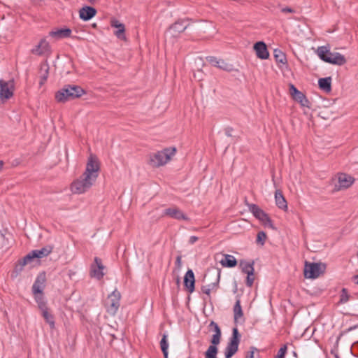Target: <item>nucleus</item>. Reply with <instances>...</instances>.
Returning a JSON list of instances; mask_svg holds the SVG:
<instances>
[{"instance_id":"obj_6","label":"nucleus","mask_w":358,"mask_h":358,"mask_svg":"<svg viewBox=\"0 0 358 358\" xmlns=\"http://www.w3.org/2000/svg\"><path fill=\"white\" fill-rule=\"evenodd\" d=\"M240 339L241 334L238 332V328H233L232 336L224 350L225 358H231L236 353L238 350Z\"/></svg>"},{"instance_id":"obj_53","label":"nucleus","mask_w":358,"mask_h":358,"mask_svg":"<svg viewBox=\"0 0 358 358\" xmlns=\"http://www.w3.org/2000/svg\"><path fill=\"white\" fill-rule=\"evenodd\" d=\"M91 3H93L96 0H88Z\"/></svg>"},{"instance_id":"obj_37","label":"nucleus","mask_w":358,"mask_h":358,"mask_svg":"<svg viewBox=\"0 0 358 358\" xmlns=\"http://www.w3.org/2000/svg\"><path fill=\"white\" fill-rule=\"evenodd\" d=\"M245 358H260L258 350L255 347H250V350L247 352Z\"/></svg>"},{"instance_id":"obj_2","label":"nucleus","mask_w":358,"mask_h":358,"mask_svg":"<svg viewBox=\"0 0 358 358\" xmlns=\"http://www.w3.org/2000/svg\"><path fill=\"white\" fill-rule=\"evenodd\" d=\"M86 92L79 85H66L55 93V99L59 103H65L85 94Z\"/></svg>"},{"instance_id":"obj_21","label":"nucleus","mask_w":358,"mask_h":358,"mask_svg":"<svg viewBox=\"0 0 358 358\" xmlns=\"http://www.w3.org/2000/svg\"><path fill=\"white\" fill-rule=\"evenodd\" d=\"M49 48L50 45L48 42L45 38H43L41 40L39 43L32 49L31 52L35 55H41L48 52L49 50Z\"/></svg>"},{"instance_id":"obj_33","label":"nucleus","mask_w":358,"mask_h":358,"mask_svg":"<svg viewBox=\"0 0 358 358\" xmlns=\"http://www.w3.org/2000/svg\"><path fill=\"white\" fill-rule=\"evenodd\" d=\"M218 352V349L215 345H210L205 352L206 358H217V354Z\"/></svg>"},{"instance_id":"obj_4","label":"nucleus","mask_w":358,"mask_h":358,"mask_svg":"<svg viewBox=\"0 0 358 358\" xmlns=\"http://www.w3.org/2000/svg\"><path fill=\"white\" fill-rule=\"evenodd\" d=\"M176 152V148H169L150 155V163L154 167L163 166L171 159Z\"/></svg>"},{"instance_id":"obj_41","label":"nucleus","mask_w":358,"mask_h":358,"mask_svg":"<svg viewBox=\"0 0 358 358\" xmlns=\"http://www.w3.org/2000/svg\"><path fill=\"white\" fill-rule=\"evenodd\" d=\"M287 345H285L282 347H281L277 354L276 358H285V354L287 352Z\"/></svg>"},{"instance_id":"obj_16","label":"nucleus","mask_w":358,"mask_h":358,"mask_svg":"<svg viewBox=\"0 0 358 358\" xmlns=\"http://www.w3.org/2000/svg\"><path fill=\"white\" fill-rule=\"evenodd\" d=\"M184 285L189 292L192 293L195 288V278L192 269H189L184 277Z\"/></svg>"},{"instance_id":"obj_3","label":"nucleus","mask_w":358,"mask_h":358,"mask_svg":"<svg viewBox=\"0 0 358 358\" xmlns=\"http://www.w3.org/2000/svg\"><path fill=\"white\" fill-rule=\"evenodd\" d=\"M317 54L324 62L341 66L346 62L345 57L339 52H331L327 46H320L317 49Z\"/></svg>"},{"instance_id":"obj_20","label":"nucleus","mask_w":358,"mask_h":358,"mask_svg":"<svg viewBox=\"0 0 358 358\" xmlns=\"http://www.w3.org/2000/svg\"><path fill=\"white\" fill-rule=\"evenodd\" d=\"M354 178L345 173H341L338 177V182L339 185V189L343 188L346 189L351 186V185L354 182Z\"/></svg>"},{"instance_id":"obj_39","label":"nucleus","mask_w":358,"mask_h":358,"mask_svg":"<svg viewBox=\"0 0 358 358\" xmlns=\"http://www.w3.org/2000/svg\"><path fill=\"white\" fill-rule=\"evenodd\" d=\"M254 272L255 271H252V270H251L250 272L249 271L248 273H246L247 274L246 285L249 287H251L254 283V280H255Z\"/></svg>"},{"instance_id":"obj_28","label":"nucleus","mask_w":358,"mask_h":358,"mask_svg":"<svg viewBox=\"0 0 358 358\" xmlns=\"http://www.w3.org/2000/svg\"><path fill=\"white\" fill-rule=\"evenodd\" d=\"M233 310H234V322L237 323L238 322V320L243 317V313L242 310V308L241 306V301L239 299H236V301L234 306Z\"/></svg>"},{"instance_id":"obj_45","label":"nucleus","mask_w":358,"mask_h":358,"mask_svg":"<svg viewBox=\"0 0 358 358\" xmlns=\"http://www.w3.org/2000/svg\"><path fill=\"white\" fill-rule=\"evenodd\" d=\"M176 265L178 267V269H180L182 266V257L178 256L176 259Z\"/></svg>"},{"instance_id":"obj_34","label":"nucleus","mask_w":358,"mask_h":358,"mask_svg":"<svg viewBox=\"0 0 358 358\" xmlns=\"http://www.w3.org/2000/svg\"><path fill=\"white\" fill-rule=\"evenodd\" d=\"M35 295V300L36 303H38V306L41 310H44L47 308L46 303L44 300L43 293L41 294H34Z\"/></svg>"},{"instance_id":"obj_38","label":"nucleus","mask_w":358,"mask_h":358,"mask_svg":"<svg viewBox=\"0 0 358 358\" xmlns=\"http://www.w3.org/2000/svg\"><path fill=\"white\" fill-rule=\"evenodd\" d=\"M48 65H43L41 67V70L44 71V73L41 77L40 84L43 85L47 80L48 76Z\"/></svg>"},{"instance_id":"obj_43","label":"nucleus","mask_w":358,"mask_h":358,"mask_svg":"<svg viewBox=\"0 0 358 358\" xmlns=\"http://www.w3.org/2000/svg\"><path fill=\"white\" fill-rule=\"evenodd\" d=\"M210 327H213L214 328V331H215V333H218V331H221L218 324L215 322L214 321H212L210 323Z\"/></svg>"},{"instance_id":"obj_44","label":"nucleus","mask_w":358,"mask_h":358,"mask_svg":"<svg viewBox=\"0 0 358 358\" xmlns=\"http://www.w3.org/2000/svg\"><path fill=\"white\" fill-rule=\"evenodd\" d=\"M289 91L292 96L299 92L292 84H291L289 86Z\"/></svg>"},{"instance_id":"obj_30","label":"nucleus","mask_w":358,"mask_h":358,"mask_svg":"<svg viewBox=\"0 0 358 358\" xmlns=\"http://www.w3.org/2000/svg\"><path fill=\"white\" fill-rule=\"evenodd\" d=\"M273 55L275 61L278 63L285 64L287 63L286 55L284 52L278 49H275L273 51Z\"/></svg>"},{"instance_id":"obj_48","label":"nucleus","mask_w":358,"mask_h":358,"mask_svg":"<svg viewBox=\"0 0 358 358\" xmlns=\"http://www.w3.org/2000/svg\"><path fill=\"white\" fill-rule=\"evenodd\" d=\"M281 10L282 13H294V10L288 7L283 8Z\"/></svg>"},{"instance_id":"obj_26","label":"nucleus","mask_w":358,"mask_h":358,"mask_svg":"<svg viewBox=\"0 0 358 358\" xmlns=\"http://www.w3.org/2000/svg\"><path fill=\"white\" fill-rule=\"evenodd\" d=\"M318 85L320 90L325 92H330L331 90V78L327 77L320 78L318 80Z\"/></svg>"},{"instance_id":"obj_12","label":"nucleus","mask_w":358,"mask_h":358,"mask_svg":"<svg viewBox=\"0 0 358 358\" xmlns=\"http://www.w3.org/2000/svg\"><path fill=\"white\" fill-rule=\"evenodd\" d=\"M110 26L117 29V30L114 32V34L117 38L122 41L127 40L125 36V26L123 23L120 22L116 19H112L110 20Z\"/></svg>"},{"instance_id":"obj_1","label":"nucleus","mask_w":358,"mask_h":358,"mask_svg":"<svg viewBox=\"0 0 358 358\" xmlns=\"http://www.w3.org/2000/svg\"><path fill=\"white\" fill-rule=\"evenodd\" d=\"M99 164L97 158L91 155L83 175L72 182L71 189L74 194H83L93 185L99 176Z\"/></svg>"},{"instance_id":"obj_23","label":"nucleus","mask_w":358,"mask_h":358,"mask_svg":"<svg viewBox=\"0 0 358 358\" xmlns=\"http://www.w3.org/2000/svg\"><path fill=\"white\" fill-rule=\"evenodd\" d=\"M31 262V257L26 255L24 258L20 259L15 266L13 275L17 276L23 270L24 266Z\"/></svg>"},{"instance_id":"obj_15","label":"nucleus","mask_w":358,"mask_h":358,"mask_svg":"<svg viewBox=\"0 0 358 358\" xmlns=\"http://www.w3.org/2000/svg\"><path fill=\"white\" fill-rule=\"evenodd\" d=\"M254 50H255L256 55L261 59H266L269 57V53L267 50L266 45L263 41L257 42L254 45Z\"/></svg>"},{"instance_id":"obj_13","label":"nucleus","mask_w":358,"mask_h":358,"mask_svg":"<svg viewBox=\"0 0 358 358\" xmlns=\"http://www.w3.org/2000/svg\"><path fill=\"white\" fill-rule=\"evenodd\" d=\"M207 61L211 64L213 66H216L222 70L226 71H231L232 70V65L227 63L222 59H218L215 57H208Z\"/></svg>"},{"instance_id":"obj_7","label":"nucleus","mask_w":358,"mask_h":358,"mask_svg":"<svg viewBox=\"0 0 358 358\" xmlns=\"http://www.w3.org/2000/svg\"><path fill=\"white\" fill-rule=\"evenodd\" d=\"M249 210L252 213V215L258 219L265 226L271 229H274L272 221L268 217V214H266L262 208H260L256 204H249L248 205Z\"/></svg>"},{"instance_id":"obj_47","label":"nucleus","mask_w":358,"mask_h":358,"mask_svg":"<svg viewBox=\"0 0 358 358\" xmlns=\"http://www.w3.org/2000/svg\"><path fill=\"white\" fill-rule=\"evenodd\" d=\"M198 237L197 236H190L189 239V244H194L196 241H198Z\"/></svg>"},{"instance_id":"obj_27","label":"nucleus","mask_w":358,"mask_h":358,"mask_svg":"<svg viewBox=\"0 0 358 358\" xmlns=\"http://www.w3.org/2000/svg\"><path fill=\"white\" fill-rule=\"evenodd\" d=\"M224 258L220 261V264L228 268H233L237 265V261L236 258L231 255H224Z\"/></svg>"},{"instance_id":"obj_9","label":"nucleus","mask_w":358,"mask_h":358,"mask_svg":"<svg viewBox=\"0 0 358 358\" xmlns=\"http://www.w3.org/2000/svg\"><path fill=\"white\" fill-rule=\"evenodd\" d=\"M105 266L102 264V261L99 257H95L94 263L90 266V275L91 278L101 280L105 275L103 270Z\"/></svg>"},{"instance_id":"obj_10","label":"nucleus","mask_w":358,"mask_h":358,"mask_svg":"<svg viewBox=\"0 0 358 358\" xmlns=\"http://www.w3.org/2000/svg\"><path fill=\"white\" fill-rule=\"evenodd\" d=\"M13 94V85L11 82L0 80V103L10 99Z\"/></svg>"},{"instance_id":"obj_17","label":"nucleus","mask_w":358,"mask_h":358,"mask_svg":"<svg viewBox=\"0 0 358 358\" xmlns=\"http://www.w3.org/2000/svg\"><path fill=\"white\" fill-rule=\"evenodd\" d=\"M164 215L169 216L176 220H188V217L178 208H169L164 210Z\"/></svg>"},{"instance_id":"obj_36","label":"nucleus","mask_w":358,"mask_h":358,"mask_svg":"<svg viewBox=\"0 0 358 358\" xmlns=\"http://www.w3.org/2000/svg\"><path fill=\"white\" fill-rule=\"evenodd\" d=\"M267 236L264 231H259L257 235L256 243L258 245H264L266 241Z\"/></svg>"},{"instance_id":"obj_54","label":"nucleus","mask_w":358,"mask_h":358,"mask_svg":"<svg viewBox=\"0 0 358 358\" xmlns=\"http://www.w3.org/2000/svg\"><path fill=\"white\" fill-rule=\"evenodd\" d=\"M357 257H358V252H357Z\"/></svg>"},{"instance_id":"obj_29","label":"nucleus","mask_w":358,"mask_h":358,"mask_svg":"<svg viewBox=\"0 0 358 358\" xmlns=\"http://www.w3.org/2000/svg\"><path fill=\"white\" fill-rule=\"evenodd\" d=\"M254 261L251 262H247L245 260H241L239 263V266L241 268V271L244 273H248L249 271L252 270V271H255L254 268Z\"/></svg>"},{"instance_id":"obj_22","label":"nucleus","mask_w":358,"mask_h":358,"mask_svg":"<svg viewBox=\"0 0 358 358\" xmlns=\"http://www.w3.org/2000/svg\"><path fill=\"white\" fill-rule=\"evenodd\" d=\"M215 275H216V279L214 282L210 283L207 285H203L201 287V291L203 292V293L208 295V296L209 298L210 296V292L212 290L215 289L218 286L220 278V271H217Z\"/></svg>"},{"instance_id":"obj_11","label":"nucleus","mask_w":358,"mask_h":358,"mask_svg":"<svg viewBox=\"0 0 358 358\" xmlns=\"http://www.w3.org/2000/svg\"><path fill=\"white\" fill-rule=\"evenodd\" d=\"M187 20H179L169 27V32L173 37H177L183 32L189 25Z\"/></svg>"},{"instance_id":"obj_49","label":"nucleus","mask_w":358,"mask_h":358,"mask_svg":"<svg viewBox=\"0 0 358 358\" xmlns=\"http://www.w3.org/2000/svg\"><path fill=\"white\" fill-rule=\"evenodd\" d=\"M353 279L354 280H357V281L355 282L356 284L358 285V275H355L353 276Z\"/></svg>"},{"instance_id":"obj_5","label":"nucleus","mask_w":358,"mask_h":358,"mask_svg":"<svg viewBox=\"0 0 358 358\" xmlns=\"http://www.w3.org/2000/svg\"><path fill=\"white\" fill-rule=\"evenodd\" d=\"M121 294L117 289L108 295L105 301L107 313L112 316L115 315L120 306Z\"/></svg>"},{"instance_id":"obj_52","label":"nucleus","mask_w":358,"mask_h":358,"mask_svg":"<svg viewBox=\"0 0 358 358\" xmlns=\"http://www.w3.org/2000/svg\"><path fill=\"white\" fill-rule=\"evenodd\" d=\"M226 134H227L228 136H231V134H230V131H226Z\"/></svg>"},{"instance_id":"obj_14","label":"nucleus","mask_w":358,"mask_h":358,"mask_svg":"<svg viewBox=\"0 0 358 358\" xmlns=\"http://www.w3.org/2000/svg\"><path fill=\"white\" fill-rule=\"evenodd\" d=\"M46 280L45 273H40L33 286H32V292L34 294H41L43 293V289L45 287V282Z\"/></svg>"},{"instance_id":"obj_32","label":"nucleus","mask_w":358,"mask_h":358,"mask_svg":"<svg viewBox=\"0 0 358 358\" xmlns=\"http://www.w3.org/2000/svg\"><path fill=\"white\" fill-rule=\"evenodd\" d=\"M160 347L164 358H168L169 343L167 341V335L165 334L163 335L162 338L160 341Z\"/></svg>"},{"instance_id":"obj_40","label":"nucleus","mask_w":358,"mask_h":358,"mask_svg":"<svg viewBox=\"0 0 358 358\" xmlns=\"http://www.w3.org/2000/svg\"><path fill=\"white\" fill-rule=\"evenodd\" d=\"M221 338V331H218V333H215L213 335L212 339H211V345L216 346L218 345L220 342Z\"/></svg>"},{"instance_id":"obj_51","label":"nucleus","mask_w":358,"mask_h":358,"mask_svg":"<svg viewBox=\"0 0 358 358\" xmlns=\"http://www.w3.org/2000/svg\"><path fill=\"white\" fill-rule=\"evenodd\" d=\"M176 282H177L178 285L180 284V278H179V277H177Z\"/></svg>"},{"instance_id":"obj_8","label":"nucleus","mask_w":358,"mask_h":358,"mask_svg":"<svg viewBox=\"0 0 358 358\" xmlns=\"http://www.w3.org/2000/svg\"><path fill=\"white\" fill-rule=\"evenodd\" d=\"M322 273V265L320 264L306 262L304 267V276L306 278H317Z\"/></svg>"},{"instance_id":"obj_50","label":"nucleus","mask_w":358,"mask_h":358,"mask_svg":"<svg viewBox=\"0 0 358 358\" xmlns=\"http://www.w3.org/2000/svg\"><path fill=\"white\" fill-rule=\"evenodd\" d=\"M3 166V162L0 161V172L2 171Z\"/></svg>"},{"instance_id":"obj_42","label":"nucleus","mask_w":358,"mask_h":358,"mask_svg":"<svg viewBox=\"0 0 358 358\" xmlns=\"http://www.w3.org/2000/svg\"><path fill=\"white\" fill-rule=\"evenodd\" d=\"M305 95L301 92H299L296 93V94L293 96V98L294 100H296L298 102H301V101L304 99Z\"/></svg>"},{"instance_id":"obj_18","label":"nucleus","mask_w":358,"mask_h":358,"mask_svg":"<svg viewBox=\"0 0 358 358\" xmlns=\"http://www.w3.org/2000/svg\"><path fill=\"white\" fill-rule=\"evenodd\" d=\"M53 247L51 245L45 246L39 250H34L27 255L31 257V261L34 258H42L47 257L52 251Z\"/></svg>"},{"instance_id":"obj_19","label":"nucleus","mask_w":358,"mask_h":358,"mask_svg":"<svg viewBox=\"0 0 358 358\" xmlns=\"http://www.w3.org/2000/svg\"><path fill=\"white\" fill-rule=\"evenodd\" d=\"M96 14V10L91 6H84L79 11L80 19L84 21H88L94 17Z\"/></svg>"},{"instance_id":"obj_25","label":"nucleus","mask_w":358,"mask_h":358,"mask_svg":"<svg viewBox=\"0 0 358 358\" xmlns=\"http://www.w3.org/2000/svg\"><path fill=\"white\" fill-rule=\"evenodd\" d=\"M71 34V30L69 28L60 29L56 31H52L50 32V36L55 37L57 39H61L64 38H68Z\"/></svg>"},{"instance_id":"obj_24","label":"nucleus","mask_w":358,"mask_h":358,"mask_svg":"<svg viewBox=\"0 0 358 358\" xmlns=\"http://www.w3.org/2000/svg\"><path fill=\"white\" fill-rule=\"evenodd\" d=\"M275 200L277 206L282 210L287 209V203L281 190L277 189L275 192Z\"/></svg>"},{"instance_id":"obj_46","label":"nucleus","mask_w":358,"mask_h":358,"mask_svg":"<svg viewBox=\"0 0 358 358\" xmlns=\"http://www.w3.org/2000/svg\"><path fill=\"white\" fill-rule=\"evenodd\" d=\"M299 103L301 104V106L309 108V101L307 99L306 96H304V99H303Z\"/></svg>"},{"instance_id":"obj_31","label":"nucleus","mask_w":358,"mask_h":358,"mask_svg":"<svg viewBox=\"0 0 358 358\" xmlns=\"http://www.w3.org/2000/svg\"><path fill=\"white\" fill-rule=\"evenodd\" d=\"M42 315L45 321L50 324V327L52 329L55 327L54 317L52 314L48 312V308H45L41 310Z\"/></svg>"},{"instance_id":"obj_35","label":"nucleus","mask_w":358,"mask_h":358,"mask_svg":"<svg viewBox=\"0 0 358 358\" xmlns=\"http://www.w3.org/2000/svg\"><path fill=\"white\" fill-rule=\"evenodd\" d=\"M350 294H348V289L346 288H343L341 292L340 295V301L341 303H345L350 299Z\"/></svg>"}]
</instances>
